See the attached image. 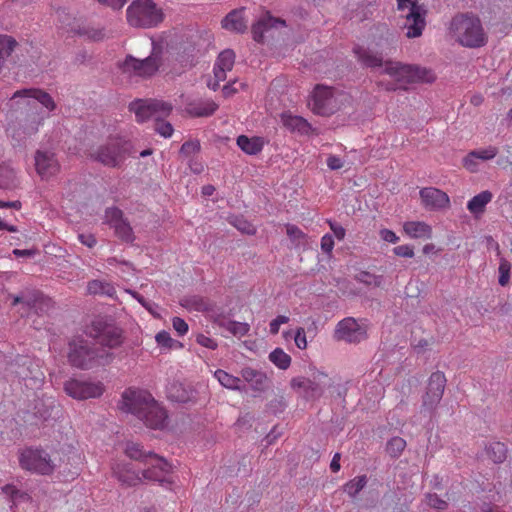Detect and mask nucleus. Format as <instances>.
I'll return each mask as SVG.
<instances>
[{"label":"nucleus","mask_w":512,"mask_h":512,"mask_svg":"<svg viewBox=\"0 0 512 512\" xmlns=\"http://www.w3.org/2000/svg\"><path fill=\"white\" fill-rule=\"evenodd\" d=\"M354 53L364 66L379 69L376 84L386 91L405 90L408 84L415 82L431 83L435 80V75L431 69L418 65L403 64L398 61L387 60L383 62L381 55L363 47H356Z\"/></svg>","instance_id":"nucleus-1"},{"label":"nucleus","mask_w":512,"mask_h":512,"mask_svg":"<svg viewBox=\"0 0 512 512\" xmlns=\"http://www.w3.org/2000/svg\"><path fill=\"white\" fill-rule=\"evenodd\" d=\"M122 398L121 409L134 414L150 428L164 427L167 413L149 392L128 390Z\"/></svg>","instance_id":"nucleus-2"},{"label":"nucleus","mask_w":512,"mask_h":512,"mask_svg":"<svg viewBox=\"0 0 512 512\" xmlns=\"http://www.w3.org/2000/svg\"><path fill=\"white\" fill-rule=\"evenodd\" d=\"M449 32L463 47L480 48L488 42V36L480 18L473 13L455 15L450 22Z\"/></svg>","instance_id":"nucleus-3"},{"label":"nucleus","mask_w":512,"mask_h":512,"mask_svg":"<svg viewBox=\"0 0 512 512\" xmlns=\"http://www.w3.org/2000/svg\"><path fill=\"white\" fill-rule=\"evenodd\" d=\"M113 359V353L103 347H96L86 339L77 338L69 342L68 361L76 368L88 370L96 366H105Z\"/></svg>","instance_id":"nucleus-4"},{"label":"nucleus","mask_w":512,"mask_h":512,"mask_svg":"<svg viewBox=\"0 0 512 512\" xmlns=\"http://www.w3.org/2000/svg\"><path fill=\"white\" fill-rule=\"evenodd\" d=\"M129 110L135 114L139 123L147 120L161 122L158 128H172L171 123L165 122L164 119L172 111L171 104L156 99H136L129 104Z\"/></svg>","instance_id":"nucleus-5"},{"label":"nucleus","mask_w":512,"mask_h":512,"mask_svg":"<svg viewBox=\"0 0 512 512\" xmlns=\"http://www.w3.org/2000/svg\"><path fill=\"white\" fill-rule=\"evenodd\" d=\"M399 17L403 19L401 27L406 30L407 38H417L426 26V11L417 0H397Z\"/></svg>","instance_id":"nucleus-6"},{"label":"nucleus","mask_w":512,"mask_h":512,"mask_svg":"<svg viewBox=\"0 0 512 512\" xmlns=\"http://www.w3.org/2000/svg\"><path fill=\"white\" fill-rule=\"evenodd\" d=\"M127 20L134 27H154L163 21V13L152 0H133L127 8Z\"/></svg>","instance_id":"nucleus-7"},{"label":"nucleus","mask_w":512,"mask_h":512,"mask_svg":"<svg viewBox=\"0 0 512 512\" xmlns=\"http://www.w3.org/2000/svg\"><path fill=\"white\" fill-rule=\"evenodd\" d=\"M133 146L129 140L124 138H110L108 142L101 145L95 152L94 159L103 165L111 168L120 167L127 156L132 155Z\"/></svg>","instance_id":"nucleus-8"},{"label":"nucleus","mask_w":512,"mask_h":512,"mask_svg":"<svg viewBox=\"0 0 512 512\" xmlns=\"http://www.w3.org/2000/svg\"><path fill=\"white\" fill-rule=\"evenodd\" d=\"M87 335L110 349L120 346L123 342L122 330L112 319L101 316L94 318L87 327Z\"/></svg>","instance_id":"nucleus-9"},{"label":"nucleus","mask_w":512,"mask_h":512,"mask_svg":"<svg viewBox=\"0 0 512 512\" xmlns=\"http://www.w3.org/2000/svg\"><path fill=\"white\" fill-rule=\"evenodd\" d=\"M11 106L29 112L41 105L47 113L56 108L53 98L42 89L26 88L17 90L11 97Z\"/></svg>","instance_id":"nucleus-10"},{"label":"nucleus","mask_w":512,"mask_h":512,"mask_svg":"<svg viewBox=\"0 0 512 512\" xmlns=\"http://www.w3.org/2000/svg\"><path fill=\"white\" fill-rule=\"evenodd\" d=\"M332 87L318 84L313 89L308 105L313 113L321 116H328L339 109V97Z\"/></svg>","instance_id":"nucleus-11"},{"label":"nucleus","mask_w":512,"mask_h":512,"mask_svg":"<svg viewBox=\"0 0 512 512\" xmlns=\"http://www.w3.org/2000/svg\"><path fill=\"white\" fill-rule=\"evenodd\" d=\"M19 463L21 468L41 475H49L55 469L49 453L42 448L30 447L22 450Z\"/></svg>","instance_id":"nucleus-12"},{"label":"nucleus","mask_w":512,"mask_h":512,"mask_svg":"<svg viewBox=\"0 0 512 512\" xmlns=\"http://www.w3.org/2000/svg\"><path fill=\"white\" fill-rule=\"evenodd\" d=\"M447 379L441 371L433 372L427 383L426 392L422 396L421 413L432 414L440 403Z\"/></svg>","instance_id":"nucleus-13"},{"label":"nucleus","mask_w":512,"mask_h":512,"mask_svg":"<svg viewBox=\"0 0 512 512\" xmlns=\"http://www.w3.org/2000/svg\"><path fill=\"white\" fill-rule=\"evenodd\" d=\"M9 368L17 378L30 381L35 386L40 385L44 379L39 363L28 356H16L10 363Z\"/></svg>","instance_id":"nucleus-14"},{"label":"nucleus","mask_w":512,"mask_h":512,"mask_svg":"<svg viewBox=\"0 0 512 512\" xmlns=\"http://www.w3.org/2000/svg\"><path fill=\"white\" fill-rule=\"evenodd\" d=\"M159 66L160 58L154 48L151 55L145 59L127 56L121 65V69L130 76L150 77L158 71Z\"/></svg>","instance_id":"nucleus-15"},{"label":"nucleus","mask_w":512,"mask_h":512,"mask_svg":"<svg viewBox=\"0 0 512 512\" xmlns=\"http://www.w3.org/2000/svg\"><path fill=\"white\" fill-rule=\"evenodd\" d=\"M64 390L70 397L78 400L100 397L104 388L100 382H88L70 379L64 383Z\"/></svg>","instance_id":"nucleus-16"},{"label":"nucleus","mask_w":512,"mask_h":512,"mask_svg":"<svg viewBox=\"0 0 512 512\" xmlns=\"http://www.w3.org/2000/svg\"><path fill=\"white\" fill-rule=\"evenodd\" d=\"M235 63V53L231 49L222 51L214 64L213 73L214 79L208 82V87L216 91L220 82L225 81L227 72L231 71Z\"/></svg>","instance_id":"nucleus-17"},{"label":"nucleus","mask_w":512,"mask_h":512,"mask_svg":"<svg viewBox=\"0 0 512 512\" xmlns=\"http://www.w3.org/2000/svg\"><path fill=\"white\" fill-rule=\"evenodd\" d=\"M150 459L145 463L148 467L143 470L142 476L144 479L160 482L161 484L167 482L166 475L172 470L169 464L163 457L157 454L149 455Z\"/></svg>","instance_id":"nucleus-18"},{"label":"nucleus","mask_w":512,"mask_h":512,"mask_svg":"<svg viewBox=\"0 0 512 512\" xmlns=\"http://www.w3.org/2000/svg\"><path fill=\"white\" fill-rule=\"evenodd\" d=\"M336 337L349 343H359L366 339V331L355 319L345 318L341 320L336 329Z\"/></svg>","instance_id":"nucleus-19"},{"label":"nucleus","mask_w":512,"mask_h":512,"mask_svg":"<svg viewBox=\"0 0 512 512\" xmlns=\"http://www.w3.org/2000/svg\"><path fill=\"white\" fill-rule=\"evenodd\" d=\"M106 217L113 226L116 235L125 242H133L134 234L129 222L123 218V212L117 207L106 209Z\"/></svg>","instance_id":"nucleus-20"},{"label":"nucleus","mask_w":512,"mask_h":512,"mask_svg":"<svg viewBox=\"0 0 512 512\" xmlns=\"http://www.w3.org/2000/svg\"><path fill=\"white\" fill-rule=\"evenodd\" d=\"M423 206L428 210H442L449 207V196L434 187L422 188L419 192Z\"/></svg>","instance_id":"nucleus-21"},{"label":"nucleus","mask_w":512,"mask_h":512,"mask_svg":"<svg viewBox=\"0 0 512 512\" xmlns=\"http://www.w3.org/2000/svg\"><path fill=\"white\" fill-rule=\"evenodd\" d=\"M35 166L42 179H48L59 170V164L55 154L51 151L38 150L35 154Z\"/></svg>","instance_id":"nucleus-22"},{"label":"nucleus","mask_w":512,"mask_h":512,"mask_svg":"<svg viewBox=\"0 0 512 512\" xmlns=\"http://www.w3.org/2000/svg\"><path fill=\"white\" fill-rule=\"evenodd\" d=\"M290 384L292 389L306 400L316 399L324 391L319 383L305 377H295L291 380Z\"/></svg>","instance_id":"nucleus-23"},{"label":"nucleus","mask_w":512,"mask_h":512,"mask_svg":"<svg viewBox=\"0 0 512 512\" xmlns=\"http://www.w3.org/2000/svg\"><path fill=\"white\" fill-rule=\"evenodd\" d=\"M278 26H286L285 20L275 18L270 13H266L257 23L252 25L253 39L257 42H262L264 32Z\"/></svg>","instance_id":"nucleus-24"},{"label":"nucleus","mask_w":512,"mask_h":512,"mask_svg":"<svg viewBox=\"0 0 512 512\" xmlns=\"http://www.w3.org/2000/svg\"><path fill=\"white\" fill-rule=\"evenodd\" d=\"M243 10H233L222 20V27L236 33H243L247 30V21L244 18Z\"/></svg>","instance_id":"nucleus-25"},{"label":"nucleus","mask_w":512,"mask_h":512,"mask_svg":"<svg viewBox=\"0 0 512 512\" xmlns=\"http://www.w3.org/2000/svg\"><path fill=\"white\" fill-rule=\"evenodd\" d=\"M266 141L261 136H252L248 137L246 135H240L237 137V145L239 148L248 155H257L259 154Z\"/></svg>","instance_id":"nucleus-26"},{"label":"nucleus","mask_w":512,"mask_h":512,"mask_svg":"<svg viewBox=\"0 0 512 512\" xmlns=\"http://www.w3.org/2000/svg\"><path fill=\"white\" fill-rule=\"evenodd\" d=\"M60 409L55 405V401L50 399L45 401L43 399L38 400L34 406V415L42 421H49L56 419Z\"/></svg>","instance_id":"nucleus-27"},{"label":"nucleus","mask_w":512,"mask_h":512,"mask_svg":"<svg viewBox=\"0 0 512 512\" xmlns=\"http://www.w3.org/2000/svg\"><path fill=\"white\" fill-rule=\"evenodd\" d=\"M114 475L119 482L127 487L136 486L141 482L139 473L132 469L130 464L118 465L114 469Z\"/></svg>","instance_id":"nucleus-28"},{"label":"nucleus","mask_w":512,"mask_h":512,"mask_svg":"<svg viewBox=\"0 0 512 512\" xmlns=\"http://www.w3.org/2000/svg\"><path fill=\"white\" fill-rule=\"evenodd\" d=\"M39 303H45L47 306L49 305V299L40 291H26L21 294L15 296L13 298L12 305L15 306L17 304H25L29 307H38Z\"/></svg>","instance_id":"nucleus-29"},{"label":"nucleus","mask_w":512,"mask_h":512,"mask_svg":"<svg viewBox=\"0 0 512 512\" xmlns=\"http://www.w3.org/2000/svg\"><path fill=\"white\" fill-rule=\"evenodd\" d=\"M216 109V103L206 100L188 104L186 112L192 117H204L213 114Z\"/></svg>","instance_id":"nucleus-30"},{"label":"nucleus","mask_w":512,"mask_h":512,"mask_svg":"<svg viewBox=\"0 0 512 512\" xmlns=\"http://www.w3.org/2000/svg\"><path fill=\"white\" fill-rule=\"evenodd\" d=\"M241 375L243 379L249 382L254 390L262 391L265 388L267 377L264 373L247 367L242 369Z\"/></svg>","instance_id":"nucleus-31"},{"label":"nucleus","mask_w":512,"mask_h":512,"mask_svg":"<svg viewBox=\"0 0 512 512\" xmlns=\"http://www.w3.org/2000/svg\"><path fill=\"white\" fill-rule=\"evenodd\" d=\"M492 193L488 190L482 191L468 201L467 209L474 215L484 212L486 205L492 200Z\"/></svg>","instance_id":"nucleus-32"},{"label":"nucleus","mask_w":512,"mask_h":512,"mask_svg":"<svg viewBox=\"0 0 512 512\" xmlns=\"http://www.w3.org/2000/svg\"><path fill=\"white\" fill-rule=\"evenodd\" d=\"M125 453L130 459L144 464L150 459L149 455L154 454L153 451H146L141 444L132 441L126 443Z\"/></svg>","instance_id":"nucleus-33"},{"label":"nucleus","mask_w":512,"mask_h":512,"mask_svg":"<svg viewBox=\"0 0 512 512\" xmlns=\"http://www.w3.org/2000/svg\"><path fill=\"white\" fill-rule=\"evenodd\" d=\"M404 231L413 238H430L432 229L424 222H406Z\"/></svg>","instance_id":"nucleus-34"},{"label":"nucleus","mask_w":512,"mask_h":512,"mask_svg":"<svg viewBox=\"0 0 512 512\" xmlns=\"http://www.w3.org/2000/svg\"><path fill=\"white\" fill-rule=\"evenodd\" d=\"M87 292L92 295H106L112 297L116 291L114 286L105 281L91 280L87 283Z\"/></svg>","instance_id":"nucleus-35"},{"label":"nucleus","mask_w":512,"mask_h":512,"mask_svg":"<svg viewBox=\"0 0 512 512\" xmlns=\"http://www.w3.org/2000/svg\"><path fill=\"white\" fill-rule=\"evenodd\" d=\"M214 376L222 386L232 390H241L240 383L242 381L240 378L230 375L222 369L216 370Z\"/></svg>","instance_id":"nucleus-36"},{"label":"nucleus","mask_w":512,"mask_h":512,"mask_svg":"<svg viewBox=\"0 0 512 512\" xmlns=\"http://www.w3.org/2000/svg\"><path fill=\"white\" fill-rule=\"evenodd\" d=\"M487 455L494 463H502L507 457V449L505 444L501 442H493L487 447Z\"/></svg>","instance_id":"nucleus-37"},{"label":"nucleus","mask_w":512,"mask_h":512,"mask_svg":"<svg viewBox=\"0 0 512 512\" xmlns=\"http://www.w3.org/2000/svg\"><path fill=\"white\" fill-rule=\"evenodd\" d=\"M269 360L281 370L288 369L291 364V357L281 348H276L270 352Z\"/></svg>","instance_id":"nucleus-38"},{"label":"nucleus","mask_w":512,"mask_h":512,"mask_svg":"<svg viewBox=\"0 0 512 512\" xmlns=\"http://www.w3.org/2000/svg\"><path fill=\"white\" fill-rule=\"evenodd\" d=\"M219 325L229 331L231 334L237 337H242L249 332V325L247 323L232 321V320H222Z\"/></svg>","instance_id":"nucleus-39"},{"label":"nucleus","mask_w":512,"mask_h":512,"mask_svg":"<svg viewBox=\"0 0 512 512\" xmlns=\"http://www.w3.org/2000/svg\"><path fill=\"white\" fill-rule=\"evenodd\" d=\"M281 118L285 128H311L306 119L291 112L283 113Z\"/></svg>","instance_id":"nucleus-40"},{"label":"nucleus","mask_w":512,"mask_h":512,"mask_svg":"<svg viewBox=\"0 0 512 512\" xmlns=\"http://www.w3.org/2000/svg\"><path fill=\"white\" fill-rule=\"evenodd\" d=\"M406 447V441L401 437H393L386 444V452L392 458H398Z\"/></svg>","instance_id":"nucleus-41"},{"label":"nucleus","mask_w":512,"mask_h":512,"mask_svg":"<svg viewBox=\"0 0 512 512\" xmlns=\"http://www.w3.org/2000/svg\"><path fill=\"white\" fill-rule=\"evenodd\" d=\"M355 279L367 286L380 287L383 283V276L374 275L368 271H360L356 274Z\"/></svg>","instance_id":"nucleus-42"},{"label":"nucleus","mask_w":512,"mask_h":512,"mask_svg":"<svg viewBox=\"0 0 512 512\" xmlns=\"http://www.w3.org/2000/svg\"><path fill=\"white\" fill-rule=\"evenodd\" d=\"M497 153L498 149L494 146L476 149L469 153V161H472V159L490 160L494 158Z\"/></svg>","instance_id":"nucleus-43"},{"label":"nucleus","mask_w":512,"mask_h":512,"mask_svg":"<svg viewBox=\"0 0 512 512\" xmlns=\"http://www.w3.org/2000/svg\"><path fill=\"white\" fill-rule=\"evenodd\" d=\"M366 483L367 479L365 475L358 476L345 485V492H347L349 496L355 497L365 487Z\"/></svg>","instance_id":"nucleus-44"},{"label":"nucleus","mask_w":512,"mask_h":512,"mask_svg":"<svg viewBox=\"0 0 512 512\" xmlns=\"http://www.w3.org/2000/svg\"><path fill=\"white\" fill-rule=\"evenodd\" d=\"M170 398L179 403H187L192 400L191 392L183 388L181 384H175L172 386Z\"/></svg>","instance_id":"nucleus-45"},{"label":"nucleus","mask_w":512,"mask_h":512,"mask_svg":"<svg viewBox=\"0 0 512 512\" xmlns=\"http://www.w3.org/2000/svg\"><path fill=\"white\" fill-rule=\"evenodd\" d=\"M510 270H511V263L509 261H507L506 259L502 258L500 260L499 268H498V272H499L498 283L503 287H505L509 283Z\"/></svg>","instance_id":"nucleus-46"},{"label":"nucleus","mask_w":512,"mask_h":512,"mask_svg":"<svg viewBox=\"0 0 512 512\" xmlns=\"http://www.w3.org/2000/svg\"><path fill=\"white\" fill-rule=\"evenodd\" d=\"M3 492L10 497L13 501H27L29 499V495L22 491L17 489L14 485H5L2 488Z\"/></svg>","instance_id":"nucleus-47"},{"label":"nucleus","mask_w":512,"mask_h":512,"mask_svg":"<svg viewBox=\"0 0 512 512\" xmlns=\"http://www.w3.org/2000/svg\"><path fill=\"white\" fill-rule=\"evenodd\" d=\"M230 223L234 227H236L239 231H241L242 233H245V234H248V235H251V234L255 233L254 226L250 222L245 220L243 217L235 216L230 221Z\"/></svg>","instance_id":"nucleus-48"},{"label":"nucleus","mask_w":512,"mask_h":512,"mask_svg":"<svg viewBox=\"0 0 512 512\" xmlns=\"http://www.w3.org/2000/svg\"><path fill=\"white\" fill-rule=\"evenodd\" d=\"M427 505L433 509L443 511L448 507V502L441 499L436 493H428L426 495Z\"/></svg>","instance_id":"nucleus-49"},{"label":"nucleus","mask_w":512,"mask_h":512,"mask_svg":"<svg viewBox=\"0 0 512 512\" xmlns=\"http://www.w3.org/2000/svg\"><path fill=\"white\" fill-rule=\"evenodd\" d=\"M155 339L158 345L165 348H172L175 344H178V342L172 339L170 334L166 331H160L157 333Z\"/></svg>","instance_id":"nucleus-50"},{"label":"nucleus","mask_w":512,"mask_h":512,"mask_svg":"<svg viewBox=\"0 0 512 512\" xmlns=\"http://www.w3.org/2000/svg\"><path fill=\"white\" fill-rule=\"evenodd\" d=\"M247 87L246 83H243V82H238L236 80H234L233 82L225 85L223 87V94L225 97H230L232 95H234L235 93H237L239 91V89H245Z\"/></svg>","instance_id":"nucleus-51"},{"label":"nucleus","mask_w":512,"mask_h":512,"mask_svg":"<svg viewBox=\"0 0 512 512\" xmlns=\"http://www.w3.org/2000/svg\"><path fill=\"white\" fill-rule=\"evenodd\" d=\"M200 150V143L198 141H186L182 144L180 148V153L185 156H190L191 154Z\"/></svg>","instance_id":"nucleus-52"},{"label":"nucleus","mask_w":512,"mask_h":512,"mask_svg":"<svg viewBox=\"0 0 512 512\" xmlns=\"http://www.w3.org/2000/svg\"><path fill=\"white\" fill-rule=\"evenodd\" d=\"M289 321V317L285 316V315H279L277 316L275 319H273L270 324H269V328H270V333L272 335H276L278 334L279 332V328H280V325L282 324H285V323H288Z\"/></svg>","instance_id":"nucleus-53"},{"label":"nucleus","mask_w":512,"mask_h":512,"mask_svg":"<svg viewBox=\"0 0 512 512\" xmlns=\"http://www.w3.org/2000/svg\"><path fill=\"white\" fill-rule=\"evenodd\" d=\"M196 342L199 345L209 348V349H212V350L216 349L218 346L217 342L214 339H212L204 334H198L196 336Z\"/></svg>","instance_id":"nucleus-54"},{"label":"nucleus","mask_w":512,"mask_h":512,"mask_svg":"<svg viewBox=\"0 0 512 512\" xmlns=\"http://www.w3.org/2000/svg\"><path fill=\"white\" fill-rule=\"evenodd\" d=\"M294 341L299 349H305L307 347V340L304 328H297L294 335Z\"/></svg>","instance_id":"nucleus-55"},{"label":"nucleus","mask_w":512,"mask_h":512,"mask_svg":"<svg viewBox=\"0 0 512 512\" xmlns=\"http://www.w3.org/2000/svg\"><path fill=\"white\" fill-rule=\"evenodd\" d=\"M173 328L180 336H183L188 332V324L180 317L173 318Z\"/></svg>","instance_id":"nucleus-56"},{"label":"nucleus","mask_w":512,"mask_h":512,"mask_svg":"<svg viewBox=\"0 0 512 512\" xmlns=\"http://www.w3.org/2000/svg\"><path fill=\"white\" fill-rule=\"evenodd\" d=\"M395 255L400 257L412 258L414 256L413 247L409 245H400L393 249Z\"/></svg>","instance_id":"nucleus-57"},{"label":"nucleus","mask_w":512,"mask_h":512,"mask_svg":"<svg viewBox=\"0 0 512 512\" xmlns=\"http://www.w3.org/2000/svg\"><path fill=\"white\" fill-rule=\"evenodd\" d=\"M82 33L93 41H99L104 38V31L102 29L87 28L83 30Z\"/></svg>","instance_id":"nucleus-58"},{"label":"nucleus","mask_w":512,"mask_h":512,"mask_svg":"<svg viewBox=\"0 0 512 512\" xmlns=\"http://www.w3.org/2000/svg\"><path fill=\"white\" fill-rule=\"evenodd\" d=\"M334 247L333 237L326 234L321 239V249L324 253H331Z\"/></svg>","instance_id":"nucleus-59"},{"label":"nucleus","mask_w":512,"mask_h":512,"mask_svg":"<svg viewBox=\"0 0 512 512\" xmlns=\"http://www.w3.org/2000/svg\"><path fill=\"white\" fill-rule=\"evenodd\" d=\"M383 43H376V46L380 47L381 50L389 49L390 46L395 42L394 36L387 29L385 30V37L382 38Z\"/></svg>","instance_id":"nucleus-60"},{"label":"nucleus","mask_w":512,"mask_h":512,"mask_svg":"<svg viewBox=\"0 0 512 512\" xmlns=\"http://www.w3.org/2000/svg\"><path fill=\"white\" fill-rule=\"evenodd\" d=\"M380 237L382 240L389 243H396L399 240V237L389 229L380 230Z\"/></svg>","instance_id":"nucleus-61"},{"label":"nucleus","mask_w":512,"mask_h":512,"mask_svg":"<svg viewBox=\"0 0 512 512\" xmlns=\"http://www.w3.org/2000/svg\"><path fill=\"white\" fill-rule=\"evenodd\" d=\"M287 235L293 240H299L304 237V233L295 225H287Z\"/></svg>","instance_id":"nucleus-62"},{"label":"nucleus","mask_w":512,"mask_h":512,"mask_svg":"<svg viewBox=\"0 0 512 512\" xmlns=\"http://www.w3.org/2000/svg\"><path fill=\"white\" fill-rule=\"evenodd\" d=\"M78 239L83 245L89 248L94 247L97 242L95 236L92 234H79Z\"/></svg>","instance_id":"nucleus-63"},{"label":"nucleus","mask_w":512,"mask_h":512,"mask_svg":"<svg viewBox=\"0 0 512 512\" xmlns=\"http://www.w3.org/2000/svg\"><path fill=\"white\" fill-rule=\"evenodd\" d=\"M327 166L331 170H338L343 167V162L339 157L331 155L327 158Z\"/></svg>","instance_id":"nucleus-64"}]
</instances>
